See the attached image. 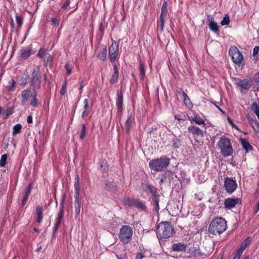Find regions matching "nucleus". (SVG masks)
<instances>
[{
  "mask_svg": "<svg viewBox=\"0 0 259 259\" xmlns=\"http://www.w3.org/2000/svg\"><path fill=\"white\" fill-rule=\"evenodd\" d=\"M174 233V228L170 222H162L157 227L156 234L159 240L169 238Z\"/></svg>",
  "mask_w": 259,
  "mask_h": 259,
  "instance_id": "obj_1",
  "label": "nucleus"
},
{
  "mask_svg": "<svg viewBox=\"0 0 259 259\" xmlns=\"http://www.w3.org/2000/svg\"><path fill=\"white\" fill-rule=\"evenodd\" d=\"M227 229V222L223 218H216L210 223L208 231L213 235L221 234Z\"/></svg>",
  "mask_w": 259,
  "mask_h": 259,
  "instance_id": "obj_2",
  "label": "nucleus"
},
{
  "mask_svg": "<svg viewBox=\"0 0 259 259\" xmlns=\"http://www.w3.org/2000/svg\"><path fill=\"white\" fill-rule=\"evenodd\" d=\"M170 159L166 156L151 160L149 163V167L155 171H161L167 168L169 164Z\"/></svg>",
  "mask_w": 259,
  "mask_h": 259,
  "instance_id": "obj_3",
  "label": "nucleus"
},
{
  "mask_svg": "<svg viewBox=\"0 0 259 259\" xmlns=\"http://www.w3.org/2000/svg\"><path fill=\"white\" fill-rule=\"evenodd\" d=\"M218 148L220 150V153L224 157L231 156L233 152V147L229 138L222 136L218 143Z\"/></svg>",
  "mask_w": 259,
  "mask_h": 259,
  "instance_id": "obj_4",
  "label": "nucleus"
},
{
  "mask_svg": "<svg viewBox=\"0 0 259 259\" xmlns=\"http://www.w3.org/2000/svg\"><path fill=\"white\" fill-rule=\"evenodd\" d=\"M133 234L132 228L128 225H124L120 229L118 238L123 245H126L131 241Z\"/></svg>",
  "mask_w": 259,
  "mask_h": 259,
  "instance_id": "obj_5",
  "label": "nucleus"
},
{
  "mask_svg": "<svg viewBox=\"0 0 259 259\" xmlns=\"http://www.w3.org/2000/svg\"><path fill=\"white\" fill-rule=\"evenodd\" d=\"M229 54L233 62L239 67H242L244 65L243 56L237 47L231 46L229 49Z\"/></svg>",
  "mask_w": 259,
  "mask_h": 259,
  "instance_id": "obj_6",
  "label": "nucleus"
},
{
  "mask_svg": "<svg viewBox=\"0 0 259 259\" xmlns=\"http://www.w3.org/2000/svg\"><path fill=\"white\" fill-rule=\"evenodd\" d=\"M112 44L109 47V57L112 64L115 63V61L119 53V43L112 39Z\"/></svg>",
  "mask_w": 259,
  "mask_h": 259,
  "instance_id": "obj_7",
  "label": "nucleus"
},
{
  "mask_svg": "<svg viewBox=\"0 0 259 259\" xmlns=\"http://www.w3.org/2000/svg\"><path fill=\"white\" fill-rule=\"evenodd\" d=\"M224 187L227 193L232 194L237 189V184L232 178H226L224 181Z\"/></svg>",
  "mask_w": 259,
  "mask_h": 259,
  "instance_id": "obj_8",
  "label": "nucleus"
},
{
  "mask_svg": "<svg viewBox=\"0 0 259 259\" xmlns=\"http://www.w3.org/2000/svg\"><path fill=\"white\" fill-rule=\"evenodd\" d=\"M241 200L238 197H230L226 199L224 201L225 208L231 209L234 208L237 205L241 204Z\"/></svg>",
  "mask_w": 259,
  "mask_h": 259,
  "instance_id": "obj_9",
  "label": "nucleus"
},
{
  "mask_svg": "<svg viewBox=\"0 0 259 259\" xmlns=\"http://www.w3.org/2000/svg\"><path fill=\"white\" fill-rule=\"evenodd\" d=\"M141 188L144 192L149 191L151 194V199L160 196L158 189L152 185L143 183L141 185Z\"/></svg>",
  "mask_w": 259,
  "mask_h": 259,
  "instance_id": "obj_10",
  "label": "nucleus"
},
{
  "mask_svg": "<svg viewBox=\"0 0 259 259\" xmlns=\"http://www.w3.org/2000/svg\"><path fill=\"white\" fill-rule=\"evenodd\" d=\"M41 83V75L38 71L33 70L30 84L35 89H39Z\"/></svg>",
  "mask_w": 259,
  "mask_h": 259,
  "instance_id": "obj_11",
  "label": "nucleus"
},
{
  "mask_svg": "<svg viewBox=\"0 0 259 259\" xmlns=\"http://www.w3.org/2000/svg\"><path fill=\"white\" fill-rule=\"evenodd\" d=\"M123 95L121 91L118 90L117 92V98L116 100V105L117 106V113L121 115L123 110Z\"/></svg>",
  "mask_w": 259,
  "mask_h": 259,
  "instance_id": "obj_12",
  "label": "nucleus"
},
{
  "mask_svg": "<svg viewBox=\"0 0 259 259\" xmlns=\"http://www.w3.org/2000/svg\"><path fill=\"white\" fill-rule=\"evenodd\" d=\"M189 132L191 133L193 136H203V131L199 127L194 125H191L188 127Z\"/></svg>",
  "mask_w": 259,
  "mask_h": 259,
  "instance_id": "obj_13",
  "label": "nucleus"
},
{
  "mask_svg": "<svg viewBox=\"0 0 259 259\" xmlns=\"http://www.w3.org/2000/svg\"><path fill=\"white\" fill-rule=\"evenodd\" d=\"M237 85L244 90H248L251 87V82L249 79L240 80L236 83Z\"/></svg>",
  "mask_w": 259,
  "mask_h": 259,
  "instance_id": "obj_14",
  "label": "nucleus"
},
{
  "mask_svg": "<svg viewBox=\"0 0 259 259\" xmlns=\"http://www.w3.org/2000/svg\"><path fill=\"white\" fill-rule=\"evenodd\" d=\"M207 20L209 22L208 26L209 29L215 33L218 32L219 28L218 24L214 22L212 16L209 15L207 16Z\"/></svg>",
  "mask_w": 259,
  "mask_h": 259,
  "instance_id": "obj_15",
  "label": "nucleus"
},
{
  "mask_svg": "<svg viewBox=\"0 0 259 259\" xmlns=\"http://www.w3.org/2000/svg\"><path fill=\"white\" fill-rule=\"evenodd\" d=\"M105 189L108 191L115 193L117 190V185L113 181H105Z\"/></svg>",
  "mask_w": 259,
  "mask_h": 259,
  "instance_id": "obj_16",
  "label": "nucleus"
},
{
  "mask_svg": "<svg viewBox=\"0 0 259 259\" xmlns=\"http://www.w3.org/2000/svg\"><path fill=\"white\" fill-rule=\"evenodd\" d=\"M113 66V73L110 79V83L113 84L117 82L119 77V72L116 63L112 64Z\"/></svg>",
  "mask_w": 259,
  "mask_h": 259,
  "instance_id": "obj_17",
  "label": "nucleus"
},
{
  "mask_svg": "<svg viewBox=\"0 0 259 259\" xmlns=\"http://www.w3.org/2000/svg\"><path fill=\"white\" fill-rule=\"evenodd\" d=\"M186 247L187 245L183 242L174 243L171 246L172 250L177 252L185 251Z\"/></svg>",
  "mask_w": 259,
  "mask_h": 259,
  "instance_id": "obj_18",
  "label": "nucleus"
},
{
  "mask_svg": "<svg viewBox=\"0 0 259 259\" xmlns=\"http://www.w3.org/2000/svg\"><path fill=\"white\" fill-rule=\"evenodd\" d=\"M34 53V52L30 48L21 49L20 50V57L22 59H26Z\"/></svg>",
  "mask_w": 259,
  "mask_h": 259,
  "instance_id": "obj_19",
  "label": "nucleus"
},
{
  "mask_svg": "<svg viewBox=\"0 0 259 259\" xmlns=\"http://www.w3.org/2000/svg\"><path fill=\"white\" fill-rule=\"evenodd\" d=\"M134 120L135 118L133 116H132V114H128L127 118L125 122V130L127 133H128L130 132L132 127V124L133 122L134 121Z\"/></svg>",
  "mask_w": 259,
  "mask_h": 259,
  "instance_id": "obj_20",
  "label": "nucleus"
},
{
  "mask_svg": "<svg viewBox=\"0 0 259 259\" xmlns=\"http://www.w3.org/2000/svg\"><path fill=\"white\" fill-rule=\"evenodd\" d=\"M240 141L242 147L245 150L246 152H248L252 150V147L249 144L247 140L242 138L240 139Z\"/></svg>",
  "mask_w": 259,
  "mask_h": 259,
  "instance_id": "obj_21",
  "label": "nucleus"
},
{
  "mask_svg": "<svg viewBox=\"0 0 259 259\" xmlns=\"http://www.w3.org/2000/svg\"><path fill=\"white\" fill-rule=\"evenodd\" d=\"M63 217V216H62L61 215H58V216L57 217L55 224L54 229H53V238L56 237V233L58 231V229L60 226V225L61 224V220H62Z\"/></svg>",
  "mask_w": 259,
  "mask_h": 259,
  "instance_id": "obj_22",
  "label": "nucleus"
},
{
  "mask_svg": "<svg viewBox=\"0 0 259 259\" xmlns=\"http://www.w3.org/2000/svg\"><path fill=\"white\" fill-rule=\"evenodd\" d=\"M75 198V217L76 218L79 215L80 211V204L79 196H74Z\"/></svg>",
  "mask_w": 259,
  "mask_h": 259,
  "instance_id": "obj_23",
  "label": "nucleus"
},
{
  "mask_svg": "<svg viewBox=\"0 0 259 259\" xmlns=\"http://www.w3.org/2000/svg\"><path fill=\"white\" fill-rule=\"evenodd\" d=\"M80 183L78 175H76L75 177L74 182V191L75 196H79Z\"/></svg>",
  "mask_w": 259,
  "mask_h": 259,
  "instance_id": "obj_24",
  "label": "nucleus"
},
{
  "mask_svg": "<svg viewBox=\"0 0 259 259\" xmlns=\"http://www.w3.org/2000/svg\"><path fill=\"white\" fill-rule=\"evenodd\" d=\"M166 16L160 15L159 20L157 21V29L161 32L163 31L164 22Z\"/></svg>",
  "mask_w": 259,
  "mask_h": 259,
  "instance_id": "obj_25",
  "label": "nucleus"
},
{
  "mask_svg": "<svg viewBox=\"0 0 259 259\" xmlns=\"http://www.w3.org/2000/svg\"><path fill=\"white\" fill-rule=\"evenodd\" d=\"M36 214L37 215L36 222L40 223L42 219V208L41 206L38 205L36 208Z\"/></svg>",
  "mask_w": 259,
  "mask_h": 259,
  "instance_id": "obj_26",
  "label": "nucleus"
},
{
  "mask_svg": "<svg viewBox=\"0 0 259 259\" xmlns=\"http://www.w3.org/2000/svg\"><path fill=\"white\" fill-rule=\"evenodd\" d=\"M136 199H137L125 198L123 199L122 202L124 205L134 207Z\"/></svg>",
  "mask_w": 259,
  "mask_h": 259,
  "instance_id": "obj_27",
  "label": "nucleus"
},
{
  "mask_svg": "<svg viewBox=\"0 0 259 259\" xmlns=\"http://www.w3.org/2000/svg\"><path fill=\"white\" fill-rule=\"evenodd\" d=\"M136 201L134 207L140 209L143 211L146 212L147 211V207L144 203L140 201L138 199H137Z\"/></svg>",
  "mask_w": 259,
  "mask_h": 259,
  "instance_id": "obj_28",
  "label": "nucleus"
},
{
  "mask_svg": "<svg viewBox=\"0 0 259 259\" xmlns=\"http://www.w3.org/2000/svg\"><path fill=\"white\" fill-rule=\"evenodd\" d=\"M251 239L250 237H247L241 244L239 250L243 251L246 247L250 244Z\"/></svg>",
  "mask_w": 259,
  "mask_h": 259,
  "instance_id": "obj_29",
  "label": "nucleus"
},
{
  "mask_svg": "<svg viewBox=\"0 0 259 259\" xmlns=\"http://www.w3.org/2000/svg\"><path fill=\"white\" fill-rule=\"evenodd\" d=\"M97 57L100 60L103 61H104L106 60L107 48L106 47L103 48L101 52L98 55Z\"/></svg>",
  "mask_w": 259,
  "mask_h": 259,
  "instance_id": "obj_30",
  "label": "nucleus"
},
{
  "mask_svg": "<svg viewBox=\"0 0 259 259\" xmlns=\"http://www.w3.org/2000/svg\"><path fill=\"white\" fill-rule=\"evenodd\" d=\"M28 77L26 75L21 74L18 76V81L21 85H25L27 82Z\"/></svg>",
  "mask_w": 259,
  "mask_h": 259,
  "instance_id": "obj_31",
  "label": "nucleus"
},
{
  "mask_svg": "<svg viewBox=\"0 0 259 259\" xmlns=\"http://www.w3.org/2000/svg\"><path fill=\"white\" fill-rule=\"evenodd\" d=\"M159 197L153 198L152 199V202L153 205V209L155 211L158 212L160 209L159 206Z\"/></svg>",
  "mask_w": 259,
  "mask_h": 259,
  "instance_id": "obj_32",
  "label": "nucleus"
},
{
  "mask_svg": "<svg viewBox=\"0 0 259 259\" xmlns=\"http://www.w3.org/2000/svg\"><path fill=\"white\" fill-rule=\"evenodd\" d=\"M192 121L194 122L196 124H204L205 120L197 115H194L192 117Z\"/></svg>",
  "mask_w": 259,
  "mask_h": 259,
  "instance_id": "obj_33",
  "label": "nucleus"
},
{
  "mask_svg": "<svg viewBox=\"0 0 259 259\" xmlns=\"http://www.w3.org/2000/svg\"><path fill=\"white\" fill-rule=\"evenodd\" d=\"M65 200V195H63L62 197L61 201L60 202V209L59 211L58 215H61L62 216L64 215V202Z\"/></svg>",
  "mask_w": 259,
  "mask_h": 259,
  "instance_id": "obj_34",
  "label": "nucleus"
},
{
  "mask_svg": "<svg viewBox=\"0 0 259 259\" xmlns=\"http://www.w3.org/2000/svg\"><path fill=\"white\" fill-rule=\"evenodd\" d=\"M181 143L179 139L175 137L172 140V147L174 149H177L181 147Z\"/></svg>",
  "mask_w": 259,
  "mask_h": 259,
  "instance_id": "obj_35",
  "label": "nucleus"
},
{
  "mask_svg": "<svg viewBox=\"0 0 259 259\" xmlns=\"http://www.w3.org/2000/svg\"><path fill=\"white\" fill-rule=\"evenodd\" d=\"M16 88V82L13 79L9 81V85L7 87V90L9 92L14 91Z\"/></svg>",
  "mask_w": 259,
  "mask_h": 259,
  "instance_id": "obj_36",
  "label": "nucleus"
},
{
  "mask_svg": "<svg viewBox=\"0 0 259 259\" xmlns=\"http://www.w3.org/2000/svg\"><path fill=\"white\" fill-rule=\"evenodd\" d=\"M139 65L140 75L141 79L143 80L145 77V67L144 66L143 62L141 60L139 62Z\"/></svg>",
  "mask_w": 259,
  "mask_h": 259,
  "instance_id": "obj_37",
  "label": "nucleus"
},
{
  "mask_svg": "<svg viewBox=\"0 0 259 259\" xmlns=\"http://www.w3.org/2000/svg\"><path fill=\"white\" fill-rule=\"evenodd\" d=\"M22 125L20 123L16 124L13 128V135L15 136L21 133Z\"/></svg>",
  "mask_w": 259,
  "mask_h": 259,
  "instance_id": "obj_38",
  "label": "nucleus"
},
{
  "mask_svg": "<svg viewBox=\"0 0 259 259\" xmlns=\"http://www.w3.org/2000/svg\"><path fill=\"white\" fill-rule=\"evenodd\" d=\"M251 109L256 114L259 119V106L258 104L255 102L253 103L251 105Z\"/></svg>",
  "mask_w": 259,
  "mask_h": 259,
  "instance_id": "obj_39",
  "label": "nucleus"
},
{
  "mask_svg": "<svg viewBox=\"0 0 259 259\" xmlns=\"http://www.w3.org/2000/svg\"><path fill=\"white\" fill-rule=\"evenodd\" d=\"M190 251L191 252V254L196 257H200L204 254V253H202L199 249H197L195 247L191 248L190 249Z\"/></svg>",
  "mask_w": 259,
  "mask_h": 259,
  "instance_id": "obj_40",
  "label": "nucleus"
},
{
  "mask_svg": "<svg viewBox=\"0 0 259 259\" xmlns=\"http://www.w3.org/2000/svg\"><path fill=\"white\" fill-rule=\"evenodd\" d=\"M31 91L30 89H26L23 91L21 93L22 98L25 100L27 101L30 95Z\"/></svg>",
  "mask_w": 259,
  "mask_h": 259,
  "instance_id": "obj_41",
  "label": "nucleus"
},
{
  "mask_svg": "<svg viewBox=\"0 0 259 259\" xmlns=\"http://www.w3.org/2000/svg\"><path fill=\"white\" fill-rule=\"evenodd\" d=\"M99 169L102 171H105L108 169L107 162L104 160H101L99 162Z\"/></svg>",
  "mask_w": 259,
  "mask_h": 259,
  "instance_id": "obj_42",
  "label": "nucleus"
},
{
  "mask_svg": "<svg viewBox=\"0 0 259 259\" xmlns=\"http://www.w3.org/2000/svg\"><path fill=\"white\" fill-rule=\"evenodd\" d=\"M8 159V155L7 154H5L2 155L1 159H0V166L4 167L6 165L7 163V161Z\"/></svg>",
  "mask_w": 259,
  "mask_h": 259,
  "instance_id": "obj_43",
  "label": "nucleus"
},
{
  "mask_svg": "<svg viewBox=\"0 0 259 259\" xmlns=\"http://www.w3.org/2000/svg\"><path fill=\"white\" fill-rule=\"evenodd\" d=\"M253 80L256 83L254 88L256 91H259V73H257L254 75Z\"/></svg>",
  "mask_w": 259,
  "mask_h": 259,
  "instance_id": "obj_44",
  "label": "nucleus"
},
{
  "mask_svg": "<svg viewBox=\"0 0 259 259\" xmlns=\"http://www.w3.org/2000/svg\"><path fill=\"white\" fill-rule=\"evenodd\" d=\"M167 4L166 2H164L162 6L160 15L164 16H167Z\"/></svg>",
  "mask_w": 259,
  "mask_h": 259,
  "instance_id": "obj_45",
  "label": "nucleus"
},
{
  "mask_svg": "<svg viewBox=\"0 0 259 259\" xmlns=\"http://www.w3.org/2000/svg\"><path fill=\"white\" fill-rule=\"evenodd\" d=\"M33 188V184L30 183L27 187L26 189V191L25 192V195L24 197H29V196L30 195L31 190Z\"/></svg>",
  "mask_w": 259,
  "mask_h": 259,
  "instance_id": "obj_46",
  "label": "nucleus"
},
{
  "mask_svg": "<svg viewBox=\"0 0 259 259\" xmlns=\"http://www.w3.org/2000/svg\"><path fill=\"white\" fill-rule=\"evenodd\" d=\"M67 84V80L65 79L62 85V88L60 92V93L62 96H64L66 93Z\"/></svg>",
  "mask_w": 259,
  "mask_h": 259,
  "instance_id": "obj_47",
  "label": "nucleus"
},
{
  "mask_svg": "<svg viewBox=\"0 0 259 259\" xmlns=\"http://www.w3.org/2000/svg\"><path fill=\"white\" fill-rule=\"evenodd\" d=\"M48 54L47 53V50L44 48H41L39 49L38 53L37 54V56L39 57L44 59Z\"/></svg>",
  "mask_w": 259,
  "mask_h": 259,
  "instance_id": "obj_48",
  "label": "nucleus"
},
{
  "mask_svg": "<svg viewBox=\"0 0 259 259\" xmlns=\"http://www.w3.org/2000/svg\"><path fill=\"white\" fill-rule=\"evenodd\" d=\"M85 135H86V126H85V124L83 123L81 125V130L80 134L79 136L81 140H83L85 138Z\"/></svg>",
  "mask_w": 259,
  "mask_h": 259,
  "instance_id": "obj_49",
  "label": "nucleus"
},
{
  "mask_svg": "<svg viewBox=\"0 0 259 259\" xmlns=\"http://www.w3.org/2000/svg\"><path fill=\"white\" fill-rule=\"evenodd\" d=\"M230 23V18L228 15H225L223 20H222L221 24L222 26L227 25Z\"/></svg>",
  "mask_w": 259,
  "mask_h": 259,
  "instance_id": "obj_50",
  "label": "nucleus"
},
{
  "mask_svg": "<svg viewBox=\"0 0 259 259\" xmlns=\"http://www.w3.org/2000/svg\"><path fill=\"white\" fill-rule=\"evenodd\" d=\"M36 96H37L36 93V92H34L33 96V98L30 102V105L32 107H35L37 106V99H36Z\"/></svg>",
  "mask_w": 259,
  "mask_h": 259,
  "instance_id": "obj_51",
  "label": "nucleus"
},
{
  "mask_svg": "<svg viewBox=\"0 0 259 259\" xmlns=\"http://www.w3.org/2000/svg\"><path fill=\"white\" fill-rule=\"evenodd\" d=\"M71 3V0H65L63 4L61 7V9L59 10V11L61 12L62 11L67 10V8L69 6Z\"/></svg>",
  "mask_w": 259,
  "mask_h": 259,
  "instance_id": "obj_52",
  "label": "nucleus"
},
{
  "mask_svg": "<svg viewBox=\"0 0 259 259\" xmlns=\"http://www.w3.org/2000/svg\"><path fill=\"white\" fill-rule=\"evenodd\" d=\"M60 22V19L59 18L54 17L51 19V25L52 26H58Z\"/></svg>",
  "mask_w": 259,
  "mask_h": 259,
  "instance_id": "obj_53",
  "label": "nucleus"
},
{
  "mask_svg": "<svg viewBox=\"0 0 259 259\" xmlns=\"http://www.w3.org/2000/svg\"><path fill=\"white\" fill-rule=\"evenodd\" d=\"M182 99L183 100L184 103L189 108H191L193 107V104L191 102L188 96H187V99H185V98H183Z\"/></svg>",
  "mask_w": 259,
  "mask_h": 259,
  "instance_id": "obj_54",
  "label": "nucleus"
},
{
  "mask_svg": "<svg viewBox=\"0 0 259 259\" xmlns=\"http://www.w3.org/2000/svg\"><path fill=\"white\" fill-rule=\"evenodd\" d=\"M52 56L50 54H48L47 55L45 58L43 59L44 61V65L47 66L48 64V63L52 60Z\"/></svg>",
  "mask_w": 259,
  "mask_h": 259,
  "instance_id": "obj_55",
  "label": "nucleus"
},
{
  "mask_svg": "<svg viewBox=\"0 0 259 259\" xmlns=\"http://www.w3.org/2000/svg\"><path fill=\"white\" fill-rule=\"evenodd\" d=\"M178 94L180 96L181 98L182 99L185 98V99H187V94L184 92L183 90L181 88H179L177 91Z\"/></svg>",
  "mask_w": 259,
  "mask_h": 259,
  "instance_id": "obj_56",
  "label": "nucleus"
},
{
  "mask_svg": "<svg viewBox=\"0 0 259 259\" xmlns=\"http://www.w3.org/2000/svg\"><path fill=\"white\" fill-rule=\"evenodd\" d=\"M16 20L18 24V26L19 28H20L23 24V19L21 17L19 16L18 15H16Z\"/></svg>",
  "mask_w": 259,
  "mask_h": 259,
  "instance_id": "obj_57",
  "label": "nucleus"
},
{
  "mask_svg": "<svg viewBox=\"0 0 259 259\" xmlns=\"http://www.w3.org/2000/svg\"><path fill=\"white\" fill-rule=\"evenodd\" d=\"M243 251L239 249L237 250L232 259H240Z\"/></svg>",
  "mask_w": 259,
  "mask_h": 259,
  "instance_id": "obj_58",
  "label": "nucleus"
},
{
  "mask_svg": "<svg viewBox=\"0 0 259 259\" xmlns=\"http://www.w3.org/2000/svg\"><path fill=\"white\" fill-rule=\"evenodd\" d=\"M83 82H84L83 79L80 78H79V90L80 91V93H81V92L82 91V89L83 88Z\"/></svg>",
  "mask_w": 259,
  "mask_h": 259,
  "instance_id": "obj_59",
  "label": "nucleus"
},
{
  "mask_svg": "<svg viewBox=\"0 0 259 259\" xmlns=\"http://www.w3.org/2000/svg\"><path fill=\"white\" fill-rule=\"evenodd\" d=\"M259 52V46H256L254 48L253 50V54L252 55L255 58L256 57V55H257L258 53Z\"/></svg>",
  "mask_w": 259,
  "mask_h": 259,
  "instance_id": "obj_60",
  "label": "nucleus"
},
{
  "mask_svg": "<svg viewBox=\"0 0 259 259\" xmlns=\"http://www.w3.org/2000/svg\"><path fill=\"white\" fill-rule=\"evenodd\" d=\"M227 120H228V123L231 124L232 125V126L237 130H238V127H237V126L235 124H234V123L233 122V121H232V120L229 118V117H228L227 118Z\"/></svg>",
  "mask_w": 259,
  "mask_h": 259,
  "instance_id": "obj_61",
  "label": "nucleus"
},
{
  "mask_svg": "<svg viewBox=\"0 0 259 259\" xmlns=\"http://www.w3.org/2000/svg\"><path fill=\"white\" fill-rule=\"evenodd\" d=\"M65 68L66 70V73L68 75H70L71 73L72 69L69 67L68 64L66 63L65 65Z\"/></svg>",
  "mask_w": 259,
  "mask_h": 259,
  "instance_id": "obj_62",
  "label": "nucleus"
},
{
  "mask_svg": "<svg viewBox=\"0 0 259 259\" xmlns=\"http://www.w3.org/2000/svg\"><path fill=\"white\" fill-rule=\"evenodd\" d=\"M145 257V255L144 253L139 252L137 254L135 259H142Z\"/></svg>",
  "mask_w": 259,
  "mask_h": 259,
  "instance_id": "obj_63",
  "label": "nucleus"
},
{
  "mask_svg": "<svg viewBox=\"0 0 259 259\" xmlns=\"http://www.w3.org/2000/svg\"><path fill=\"white\" fill-rule=\"evenodd\" d=\"M84 106H83V109L85 110H87L88 108H89V101L88 99H85L84 100Z\"/></svg>",
  "mask_w": 259,
  "mask_h": 259,
  "instance_id": "obj_64",
  "label": "nucleus"
}]
</instances>
